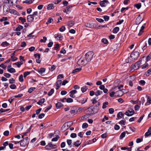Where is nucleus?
Returning <instances> with one entry per match:
<instances>
[{
  "mask_svg": "<svg viewBox=\"0 0 151 151\" xmlns=\"http://www.w3.org/2000/svg\"><path fill=\"white\" fill-rule=\"evenodd\" d=\"M139 52L134 50L131 53L130 56L128 57V59L130 60V62H134L139 57Z\"/></svg>",
  "mask_w": 151,
  "mask_h": 151,
  "instance_id": "nucleus-1",
  "label": "nucleus"
},
{
  "mask_svg": "<svg viewBox=\"0 0 151 151\" xmlns=\"http://www.w3.org/2000/svg\"><path fill=\"white\" fill-rule=\"evenodd\" d=\"M101 103L100 102H98V104L95 105L92 108L91 106L88 108V109L90 112L91 114H93L97 113L99 110V106L100 105Z\"/></svg>",
  "mask_w": 151,
  "mask_h": 151,
  "instance_id": "nucleus-2",
  "label": "nucleus"
},
{
  "mask_svg": "<svg viewBox=\"0 0 151 151\" xmlns=\"http://www.w3.org/2000/svg\"><path fill=\"white\" fill-rule=\"evenodd\" d=\"M85 57H81L78 60V63L82 65L85 66L88 63Z\"/></svg>",
  "mask_w": 151,
  "mask_h": 151,
  "instance_id": "nucleus-3",
  "label": "nucleus"
},
{
  "mask_svg": "<svg viewBox=\"0 0 151 151\" xmlns=\"http://www.w3.org/2000/svg\"><path fill=\"white\" fill-rule=\"evenodd\" d=\"M93 55V53L92 51H89L86 53L85 57L89 62L91 61Z\"/></svg>",
  "mask_w": 151,
  "mask_h": 151,
  "instance_id": "nucleus-4",
  "label": "nucleus"
},
{
  "mask_svg": "<svg viewBox=\"0 0 151 151\" xmlns=\"http://www.w3.org/2000/svg\"><path fill=\"white\" fill-rule=\"evenodd\" d=\"M134 113V111L132 109H130L127 111L125 114L128 116H131L133 115Z\"/></svg>",
  "mask_w": 151,
  "mask_h": 151,
  "instance_id": "nucleus-5",
  "label": "nucleus"
},
{
  "mask_svg": "<svg viewBox=\"0 0 151 151\" xmlns=\"http://www.w3.org/2000/svg\"><path fill=\"white\" fill-rule=\"evenodd\" d=\"M141 19V15L139 14L136 19L135 23L137 24H139L142 21L143 19Z\"/></svg>",
  "mask_w": 151,
  "mask_h": 151,
  "instance_id": "nucleus-6",
  "label": "nucleus"
},
{
  "mask_svg": "<svg viewBox=\"0 0 151 151\" xmlns=\"http://www.w3.org/2000/svg\"><path fill=\"white\" fill-rule=\"evenodd\" d=\"M20 141V146L22 147H25L27 144L29 143V142L27 141H25L23 139Z\"/></svg>",
  "mask_w": 151,
  "mask_h": 151,
  "instance_id": "nucleus-7",
  "label": "nucleus"
},
{
  "mask_svg": "<svg viewBox=\"0 0 151 151\" xmlns=\"http://www.w3.org/2000/svg\"><path fill=\"white\" fill-rule=\"evenodd\" d=\"M75 5H70L67 6L66 7V9H64L63 10V12L66 13H68V12H69V9L71 8H72L73 6H76Z\"/></svg>",
  "mask_w": 151,
  "mask_h": 151,
  "instance_id": "nucleus-8",
  "label": "nucleus"
},
{
  "mask_svg": "<svg viewBox=\"0 0 151 151\" xmlns=\"http://www.w3.org/2000/svg\"><path fill=\"white\" fill-rule=\"evenodd\" d=\"M47 147L51 148V149H55L57 147V146L55 145H53L52 144L51 142L49 143L47 145H46L45 147L47 149Z\"/></svg>",
  "mask_w": 151,
  "mask_h": 151,
  "instance_id": "nucleus-9",
  "label": "nucleus"
},
{
  "mask_svg": "<svg viewBox=\"0 0 151 151\" xmlns=\"http://www.w3.org/2000/svg\"><path fill=\"white\" fill-rule=\"evenodd\" d=\"M124 90V89H122V90H120L117 91L116 92V95L115 96H122L124 93V92H122V91Z\"/></svg>",
  "mask_w": 151,
  "mask_h": 151,
  "instance_id": "nucleus-10",
  "label": "nucleus"
},
{
  "mask_svg": "<svg viewBox=\"0 0 151 151\" xmlns=\"http://www.w3.org/2000/svg\"><path fill=\"white\" fill-rule=\"evenodd\" d=\"M27 19L28 22H32L34 19V17L32 14L29 15L27 17Z\"/></svg>",
  "mask_w": 151,
  "mask_h": 151,
  "instance_id": "nucleus-11",
  "label": "nucleus"
},
{
  "mask_svg": "<svg viewBox=\"0 0 151 151\" xmlns=\"http://www.w3.org/2000/svg\"><path fill=\"white\" fill-rule=\"evenodd\" d=\"M107 0H104L102 1H101L100 2L99 4L101 7H105L107 4Z\"/></svg>",
  "mask_w": 151,
  "mask_h": 151,
  "instance_id": "nucleus-12",
  "label": "nucleus"
},
{
  "mask_svg": "<svg viewBox=\"0 0 151 151\" xmlns=\"http://www.w3.org/2000/svg\"><path fill=\"white\" fill-rule=\"evenodd\" d=\"M62 81L61 80H59L57 81L56 83V89H58L61 86Z\"/></svg>",
  "mask_w": 151,
  "mask_h": 151,
  "instance_id": "nucleus-13",
  "label": "nucleus"
},
{
  "mask_svg": "<svg viewBox=\"0 0 151 151\" xmlns=\"http://www.w3.org/2000/svg\"><path fill=\"white\" fill-rule=\"evenodd\" d=\"M9 12L10 13L13 14H16L19 15V13L17 12L15 10L13 9H10L9 10Z\"/></svg>",
  "mask_w": 151,
  "mask_h": 151,
  "instance_id": "nucleus-14",
  "label": "nucleus"
},
{
  "mask_svg": "<svg viewBox=\"0 0 151 151\" xmlns=\"http://www.w3.org/2000/svg\"><path fill=\"white\" fill-rule=\"evenodd\" d=\"M124 114L122 112H119L117 114V118H116V120H118L122 118V116H124Z\"/></svg>",
  "mask_w": 151,
  "mask_h": 151,
  "instance_id": "nucleus-15",
  "label": "nucleus"
},
{
  "mask_svg": "<svg viewBox=\"0 0 151 151\" xmlns=\"http://www.w3.org/2000/svg\"><path fill=\"white\" fill-rule=\"evenodd\" d=\"M145 27L144 26H142L141 27V29L139 30V32L138 34V35L139 36H140L144 32L143 29H144Z\"/></svg>",
  "mask_w": 151,
  "mask_h": 151,
  "instance_id": "nucleus-16",
  "label": "nucleus"
},
{
  "mask_svg": "<svg viewBox=\"0 0 151 151\" xmlns=\"http://www.w3.org/2000/svg\"><path fill=\"white\" fill-rule=\"evenodd\" d=\"M81 143V142H80L79 140H77L74 142V145L75 146L78 147L80 145Z\"/></svg>",
  "mask_w": 151,
  "mask_h": 151,
  "instance_id": "nucleus-17",
  "label": "nucleus"
},
{
  "mask_svg": "<svg viewBox=\"0 0 151 151\" xmlns=\"http://www.w3.org/2000/svg\"><path fill=\"white\" fill-rule=\"evenodd\" d=\"M6 5H3V13L5 14H6L8 12V8L7 7H5Z\"/></svg>",
  "mask_w": 151,
  "mask_h": 151,
  "instance_id": "nucleus-18",
  "label": "nucleus"
},
{
  "mask_svg": "<svg viewBox=\"0 0 151 151\" xmlns=\"http://www.w3.org/2000/svg\"><path fill=\"white\" fill-rule=\"evenodd\" d=\"M2 47H7L9 45V44L6 41L3 42L1 45Z\"/></svg>",
  "mask_w": 151,
  "mask_h": 151,
  "instance_id": "nucleus-19",
  "label": "nucleus"
},
{
  "mask_svg": "<svg viewBox=\"0 0 151 151\" xmlns=\"http://www.w3.org/2000/svg\"><path fill=\"white\" fill-rule=\"evenodd\" d=\"M63 104L60 102H58L56 104V108L57 109L60 108L63 106Z\"/></svg>",
  "mask_w": 151,
  "mask_h": 151,
  "instance_id": "nucleus-20",
  "label": "nucleus"
},
{
  "mask_svg": "<svg viewBox=\"0 0 151 151\" xmlns=\"http://www.w3.org/2000/svg\"><path fill=\"white\" fill-rule=\"evenodd\" d=\"M151 104V97H150L149 96H148V97L147 98V102L145 103V105L147 106V105H148Z\"/></svg>",
  "mask_w": 151,
  "mask_h": 151,
  "instance_id": "nucleus-21",
  "label": "nucleus"
},
{
  "mask_svg": "<svg viewBox=\"0 0 151 151\" xmlns=\"http://www.w3.org/2000/svg\"><path fill=\"white\" fill-rule=\"evenodd\" d=\"M66 142L68 145L70 147H72V141L71 139H67Z\"/></svg>",
  "mask_w": 151,
  "mask_h": 151,
  "instance_id": "nucleus-22",
  "label": "nucleus"
},
{
  "mask_svg": "<svg viewBox=\"0 0 151 151\" xmlns=\"http://www.w3.org/2000/svg\"><path fill=\"white\" fill-rule=\"evenodd\" d=\"M45 70V68H41L40 69L37 71L38 72V73L41 75L42 74L44 73Z\"/></svg>",
  "mask_w": 151,
  "mask_h": 151,
  "instance_id": "nucleus-23",
  "label": "nucleus"
},
{
  "mask_svg": "<svg viewBox=\"0 0 151 151\" xmlns=\"http://www.w3.org/2000/svg\"><path fill=\"white\" fill-rule=\"evenodd\" d=\"M54 8L53 4H49L47 7V9L48 10L52 9Z\"/></svg>",
  "mask_w": 151,
  "mask_h": 151,
  "instance_id": "nucleus-24",
  "label": "nucleus"
},
{
  "mask_svg": "<svg viewBox=\"0 0 151 151\" xmlns=\"http://www.w3.org/2000/svg\"><path fill=\"white\" fill-rule=\"evenodd\" d=\"M119 27H116L113 29L112 32L116 34L119 31Z\"/></svg>",
  "mask_w": 151,
  "mask_h": 151,
  "instance_id": "nucleus-25",
  "label": "nucleus"
},
{
  "mask_svg": "<svg viewBox=\"0 0 151 151\" xmlns=\"http://www.w3.org/2000/svg\"><path fill=\"white\" fill-rule=\"evenodd\" d=\"M102 91L99 90H97L95 92V95L96 96H99L101 94H102Z\"/></svg>",
  "mask_w": 151,
  "mask_h": 151,
  "instance_id": "nucleus-26",
  "label": "nucleus"
},
{
  "mask_svg": "<svg viewBox=\"0 0 151 151\" xmlns=\"http://www.w3.org/2000/svg\"><path fill=\"white\" fill-rule=\"evenodd\" d=\"M82 68H81L79 67L78 68H76L75 69L73 70L72 71V73H76L79 72L81 70Z\"/></svg>",
  "mask_w": 151,
  "mask_h": 151,
  "instance_id": "nucleus-27",
  "label": "nucleus"
},
{
  "mask_svg": "<svg viewBox=\"0 0 151 151\" xmlns=\"http://www.w3.org/2000/svg\"><path fill=\"white\" fill-rule=\"evenodd\" d=\"M45 101V99L44 98H42L37 102V104L39 105H41Z\"/></svg>",
  "mask_w": 151,
  "mask_h": 151,
  "instance_id": "nucleus-28",
  "label": "nucleus"
},
{
  "mask_svg": "<svg viewBox=\"0 0 151 151\" xmlns=\"http://www.w3.org/2000/svg\"><path fill=\"white\" fill-rule=\"evenodd\" d=\"M74 24V22L72 21H70L68 22V25L70 27H72Z\"/></svg>",
  "mask_w": 151,
  "mask_h": 151,
  "instance_id": "nucleus-29",
  "label": "nucleus"
},
{
  "mask_svg": "<svg viewBox=\"0 0 151 151\" xmlns=\"http://www.w3.org/2000/svg\"><path fill=\"white\" fill-rule=\"evenodd\" d=\"M132 68L134 70H136L138 69L139 67L137 66V64L135 63L134 65L132 66Z\"/></svg>",
  "mask_w": 151,
  "mask_h": 151,
  "instance_id": "nucleus-30",
  "label": "nucleus"
},
{
  "mask_svg": "<svg viewBox=\"0 0 151 151\" xmlns=\"http://www.w3.org/2000/svg\"><path fill=\"white\" fill-rule=\"evenodd\" d=\"M76 108H75V107H73L72 108L70 111V112L71 114H74V113H76Z\"/></svg>",
  "mask_w": 151,
  "mask_h": 151,
  "instance_id": "nucleus-31",
  "label": "nucleus"
},
{
  "mask_svg": "<svg viewBox=\"0 0 151 151\" xmlns=\"http://www.w3.org/2000/svg\"><path fill=\"white\" fill-rule=\"evenodd\" d=\"M87 89V87L85 86L81 88V91L83 93H84L86 91Z\"/></svg>",
  "mask_w": 151,
  "mask_h": 151,
  "instance_id": "nucleus-32",
  "label": "nucleus"
},
{
  "mask_svg": "<svg viewBox=\"0 0 151 151\" xmlns=\"http://www.w3.org/2000/svg\"><path fill=\"white\" fill-rule=\"evenodd\" d=\"M19 20L21 21L22 24H24L26 22V20L25 18H24L22 17H20L19 18Z\"/></svg>",
  "mask_w": 151,
  "mask_h": 151,
  "instance_id": "nucleus-33",
  "label": "nucleus"
},
{
  "mask_svg": "<svg viewBox=\"0 0 151 151\" xmlns=\"http://www.w3.org/2000/svg\"><path fill=\"white\" fill-rule=\"evenodd\" d=\"M59 138H60V137L58 135H57L55 137L53 138L52 139V142L57 141H58V139H59Z\"/></svg>",
  "mask_w": 151,
  "mask_h": 151,
  "instance_id": "nucleus-34",
  "label": "nucleus"
},
{
  "mask_svg": "<svg viewBox=\"0 0 151 151\" xmlns=\"http://www.w3.org/2000/svg\"><path fill=\"white\" fill-rule=\"evenodd\" d=\"M63 36L61 35H58L55 37V38L57 40H61L63 38Z\"/></svg>",
  "mask_w": 151,
  "mask_h": 151,
  "instance_id": "nucleus-35",
  "label": "nucleus"
},
{
  "mask_svg": "<svg viewBox=\"0 0 151 151\" xmlns=\"http://www.w3.org/2000/svg\"><path fill=\"white\" fill-rule=\"evenodd\" d=\"M87 99L88 98H87L85 100L83 98V99H82L80 100L79 101H78V102L79 103H81L82 104H83L87 101Z\"/></svg>",
  "mask_w": 151,
  "mask_h": 151,
  "instance_id": "nucleus-36",
  "label": "nucleus"
},
{
  "mask_svg": "<svg viewBox=\"0 0 151 151\" xmlns=\"http://www.w3.org/2000/svg\"><path fill=\"white\" fill-rule=\"evenodd\" d=\"M33 2L32 0H26L25 1H24L23 2V3H26L28 4H30Z\"/></svg>",
  "mask_w": 151,
  "mask_h": 151,
  "instance_id": "nucleus-37",
  "label": "nucleus"
},
{
  "mask_svg": "<svg viewBox=\"0 0 151 151\" xmlns=\"http://www.w3.org/2000/svg\"><path fill=\"white\" fill-rule=\"evenodd\" d=\"M134 6L136 7L138 9H139L141 6V4L140 3H139L137 4H135Z\"/></svg>",
  "mask_w": 151,
  "mask_h": 151,
  "instance_id": "nucleus-38",
  "label": "nucleus"
},
{
  "mask_svg": "<svg viewBox=\"0 0 151 151\" xmlns=\"http://www.w3.org/2000/svg\"><path fill=\"white\" fill-rule=\"evenodd\" d=\"M126 133L125 132H122L120 136V139H122L124 137H125V136Z\"/></svg>",
  "mask_w": 151,
  "mask_h": 151,
  "instance_id": "nucleus-39",
  "label": "nucleus"
},
{
  "mask_svg": "<svg viewBox=\"0 0 151 151\" xmlns=\"http://www.w3.org/2000/svg\"><path fill=\"white\" fill-rule=\"evenodd\" d=\"M7 71L10 73H14L16 72L15 69L12 68H10V69L7 70Z\"/></svg>",
  "mask_w": 151,
  "mask_h": 151,
  "instance_id": "nucleus-40",
  "label": "nucleus"
},
{
  "mask_svg": "<svg viewBox=\"0 0 151 151\" xmlns=\"http://www.w3.org/2000/svg\"><path fill=\"white\" fill-rule=\"evenodd\" d=\"M109 104V103L108 101H106L104 102L103 104L102 108L103 109H104L106 107V105Z\"/></svg>",
  "mask_w": 151,
  "mask_h": 151,
  "instance_id": "nucleus-41",
  "label": "nucleus"
},
{
  "mask_svg": "<svg viewBox=\"0 0 151 151\" xmlns=\"http://www.w3.org/2000/svg\"><path fill=\"white\" fill-rule=\"evenodd\" d=\"M23 28V27L21 25H19L16 29L15 31H20L21 29Z\"/></svg>",
  "mask_w": 151,
  "mask_h": 151,
  "instance_id": "nucleus-42",
  "label": "nucleus"
},
{
  "mask_svg": "<svg viewBox=\"0 0 151 151\" xmlns=\"http://www.w3.org/2000/svg\"><path fill=\"white\" fill-rule=\"evenodd\" d=\"M101 42L104 44H108V42L107 39L106 38H103L101 40Z\"/></svg>",
  "mask_w": 151,
  "mask_h": 151,
  "instance_id": "nucleus-43",
  "label": "nucleus"
},
{
  "mask_svg": "<svg viewBox=\"0 0 151 151\" xmlns=\"http://www.w3.org/2000/svg\"><path fill=\"white\" fill-rule=\"evenodd\" d=\"M56 67V66L54 65H53L50 68H49V69L52 72L55 69Z\"/></svg>",
  "mask_w": 151,
  "mask_h": 151,
  "instance_id": "nucleus-44",
  "label": "nucleus"
},
{
  "mask_svg": "<svg viewBox=\"0 0 151 151\" xmlns=\"http://www.w3.org/2000/svg\"><path fill=\"white\" fill-rule=\"evenodd\" d=\"M54 90L53 89H52L48 93V95L50 96L54 93Z\"/></svg>",
  "mask_w": 151,
  "mask_h": 151,
  "instance_id": "nucleus-45",
  "label": "nucleus"
},
{
  "mask_svg": "<svg viewBox=\"0 0 151 151\" xmlns=\"http://www.w3.org/2000/svg\"><path fill=\"white\" fill-rule=\"evenodd\" d=\"M150 129H148V131L146 132L145 136V137H147L151 134V132L150 131Z\"/></svg>",
  "mask_w": 151,
  "mask_h": 151,
  "instance_id": "nucleus-46",
  "label": "nucleus"
},
{
  "mask_svg": "<svg viewBox=\"0 0 151 151\" xmlns=\"http://www.w3.org/2000/svg\"><path fill=\"white\" fill-rule=\"evenodd\" d=\"M19 80L20 82H23L24 79L23 78V76L22 74L20 75L19 76Z\"/></svg>",
  "mask_w": 151,
  "mask_h": 151,
  "instance_id": "nucleus-47",
  "label": "nucleus"
},
{
  "mask_svg": "<svg viewBox=\"0 0 151 151\" xmlns=\"http://www.w3.org/2000/svg\"><path fill=\"white\" fill-rule=\"evenodd\" d=\"M52 107L51 105L50 104L44 110V112H46L49 110Z\"/></svg>",
  "mask_w": 151,
  "mask_h": 151,
  "instance_id": "nucleus-48",
  "label": "nucleus"
},
{
  "mask_svg": "<svg viewBox=\"0 0 151 151\" xmlns=\"http://www.w3.org/2000/svg\"><path fill=\"white\" fill-rule=\"evenodd\" d=\"M97 27H98L97 25L93 23H92L91 24L90 28H96Z\"/></svg>",
  "mask_w": 151,
  "mask_h": 151,
  "instance_id": "nucleus-49",
  "label": "nucleus"
},
{
  "mask_svg": "<svg viewBox=\"0 0 151 151\" xmlns=\"http://www.w3.org/2000/svg\"><path fill=\"white\" fill-rule=\"evenodd\" d=\"M75 107V108H76V113L80 112V111H81L82 109V108H78V107Z\"/></svg>",
  "mask_w": 151,
  "mask_h": 151,
  "instance_id": "nucleus-50",
  "label": "nucleus"
},
{
  "mask_svg": "<svg viewBox=\"0 0 151 151\" xmlns=\"http://www.w3.org/2000/svg\"><path fill=\"white\" fill-rule=\"evenodd\" d=\"M31 72L30 71H26L24 73V77L25 78L27 76L29 75Z\"/></svg>",
  "mask_w": 151,
  "mask_h": 151,
  "instance_id": "nucleus-51",
  "label": "nucleus"
},
{
  "mask_svg": "<svg viewBox=\"0 0 151 151\" xmlns=\"http://www.w3.org/2000/svg\"><path fill=\"white\" fill-rule=\"evenodd\" d=\"M73 101V99L70 98H68L67 99L66 98V101L68 103L72 102Z\"/></svg>",
  "mask_w": 151,
  "mask_h": 151,
  "instance_id": "nucleus-52",
  "label": "nucleus"
},
{
  "mask_svg": "<svg viewBox=\"0 0 151 151\" xmlns=\"http://www.w3.org/2000/svg\"><path fill=\"white\" fill-rule=\"evenodd\" d=\"M88 124L86 123H83L82 124V127L83 129H85L88 127Z\"/></svg>",
  "mask_w": 151,
  "mask_h": 151,
  "instance_id": "nucleus-53",
  "label": "nucleus"
},
{
  "mask_svg": "<svg viewBox=\"0 0 151 151\" xmlns=\"http://www.w3.org/2000/svg\"><path fill=\"white\" fill-rule=\"evenodd\" d=\"M145 74L146 76H149L151 74V68L148 70L145 73Z\"/></svg>",
  "mask_w": 151,
  "mask_h": 151,
  "instance_id": "nucleus-54",
  "label": "nucleus"
},
{
  "mask_svg": "<svg viewBox=\"0 0 151 151\" xmlns=\"http://www.w3.org/2000/svg\"><path fill=\"white\" fill-rule=\"evenodd\" d=\"M65 29V28L64 26H62L59 28V31L61 32L64 31Z\"/></svg>",
  "mask_w": 151,
  "mask_h": 151,
  "instance_id": "nucleus-55",
  "label": "nucleus"
},
{
  "mask_svg": "<svg viewBox=\"0 0 151 151\" xmlns=\"http://www.w3.org/2000/svg\"><path fill=\"white\" fill-rule=\"evenodd\" d=\"M53 20L52 18H49L48 19L47 22H46V24H48L53 21Z\"/></svg>",
  "mask_w": 151,
  "mask_h": 151,
  "instance_id": "nucleus-56",
  "label": "nucleus"
},
{
  "mask_svg": "<svg viewBox=\"0 0 151 151\" xmlns=\"http://www.w3.org/2000/svg\"><path fill=\"white\" fill-rule=\"evenodd\" d=\"M34 56L35 58H40V55L38 53H37L34 54Z\"/></svg>",
  "mask_w": 151,
  "mask_h": 151,
  "instance_id": "nucleus-57",
  "label": "nucleus"
},
{
  "mask_svg": "<svg viewBox=\"0 0 151 151\" xmlns=\"http://www.w3.org/2000/svg\"><path fill=\"white\" fill-rule=\"evenodd\" d=\"M4 76L7 78H9L11 77V75L9 73H5L4 74Z\"/></svg>",
  "mask_w": 151,
  "mask_h": 151,
  "instance_id": "nucleus-58",
  "label": "nucleus"
},
{
  "mask_svg": "<svg viewBox=\"0 0 151 151\" xmlns=\"http://www.w3.org/2000/svg\"><path fill=\"white\" fill-rule=\"evenodd\" d=\"M35 88V87H31L28 91V92L30 93H31Z\"/></svg>",
  "mask_w": 151,
  "mask_h": 151,
  "instance_id": "nucleus-59",
  "label": "nucleus"
},
{
  "mask_svg": "<svg viewBox=\"0 0 151 151\" xmlns=\"http://www.w3.org/2000/svg\"><path fill=\"white\" fill-rule=\"evenodd\" d=\"M144 116H145L144 114H143L142 116H141L139 118V119L137 121V122L138 123H140L141 122L142 120L143 119V118L144 117Z\"/></svg>",
  "mask_w": 151,
  "mask_h": 151,
  "instance_id": "nucleus-60",
  "label": "nucleus"
},
{
  "mask_svg": "<svg viewBox=\"0 0 151 151\" xmlns=\"http://www.w3.org/2000/svg\"><path fill=\"white\" fill-rule=\"evenodd\" d=\"M70 136L72 138H75L77 137V134L75 133H72L71 134Z\"/></svg>",
  "mask_w": 151,
  "mask_h": 151,
  "instance_id": "nucleus-61",
  "label": "nucleus"
},
{
  "mask_svg": "<svg viewBox=\"0 0 151 151\" xmlns=\"http://www.w3.org/2000/svg\"><path fill=\"white\" fill-rule=\"evenodd\" d=\"M150 59H151V53L149 54V55L147 57L146 60L147 61H148Z\"/></svg>",
  "mask_w": 151,
  "mask_h": 151,
  "instance_id": "nucleus-62",
  "label": "nucleus"
},
{
  "mask_svg": "<svg viewBox=\"0 0 151 151\" xmlns=\"http://www.w3.org/2000/svg\"><path fill=\"white\" fill-rule=\"evenodd\" d=\"M43 39H41L40 40V42H45L46 40H47V38L45 37H43Z\"/></svg>",
  "mask_w": 151,
  "mask_h": 151,
  "instance_id": "nucleus-63",
  "label": "nucleus"
},
{
  "mask_svg": "<svg viewBox=\"0 0 151 151\" xmlns=\"http://www.w3.org/2000/svg\"><path fill=\"white\" fill-rule=\"evenodd\" d=\"M45 114L44 113H42L39 114L38 116V118L41 119L43 118L45 116Z\"/></svg>",
  "mask_w": 151,
  "mask_h": 151,
  "instance_id": "nucleus-64",
  "label": "nucleus"
}]
</instances>
